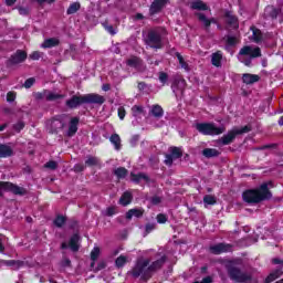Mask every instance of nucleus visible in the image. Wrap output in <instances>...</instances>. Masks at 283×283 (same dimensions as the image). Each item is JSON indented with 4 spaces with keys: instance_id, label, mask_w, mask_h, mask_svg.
Instances as JSON below:
<instances>
[{
    "instance_id": "5701e85b",
    "label": "nucleus",
    "mask_w": 283,
    "mask_h": 283,
    "mask_svg": "<svg viewBox=\"0 0 283 283\" xmlns=\"http://www.w3.org/2000/svg\"><path fill=\"white\" fill-rule=\"evenodd\" d=\"M12 156H14L12 147L6 144H0V158H12Z\"/></svg>"
},
{
    "instance_id": "e433bc0d",
    "label": "nucleus",
    "mask_w": 283,
    "mask_h": 283,
    "mask_svg": "<svg viewBox=\"0 0 283 283\" xmlns=\"http://www.w3.org/2000/svg\"><path fill=\"white\" fill-rule=\"evenodd\" d=\"M170 155L175 160L182 158V150L176 146L170 147Z\"/></svg>"
},
{
    "instance_id": "052dcab7",
    "label": "nucleus",
    "mask_w": 283,
    "mask_h": 283,
    "mask_svg": "<svg viewBox=\"0 0 283 283\" xmlns=\"http://www.w3.org/2000/svg\"><path fill=\"white\" fill-rule=\"evenodd\" d=\"M150 202H151V205L158 206V205H160V202H163V198H160L158 196H154V197H151Z\"/></svg>"
},
{
    "instance_id": "b1692460",
    "label": "nucleus",
    "mask_w": 283,
    "mask_h": 283,
    "mask_svg": "<svg viewBox=\"0 0 283 283\" xmlns=\"http://www.w3.org/2000/svg\"><path fill=\"white\" fill-rule=\"evenodd\" d=\"M242 81L245 85H253V83H258V81H260V75L244 73L242 75Z\"/></svg>"
},
{
    "instance_id": "9b49d317",
    "label": "nucleus",
    "mask_w": 283,
    "mask_h": 283,
    "mask_svg": "<svg viewBox=\"0 0 283 283\" xmlns=\"http://www.w3.org/2000/svg\"><path fill=\"white\" fill-rule=\"evenodd\" d=\"M63 116L65 115H59L56 117H53L51 119V125H50V132L51 134H59L61 129L65 128V122H63Z\"/></svg>"
},
{
    "instance_id": "5fc2aeb1",
    "label": "nucleus",
    "mask_w": 283,
    "mask_h": 283,
    "mask_svg": "<svg viewBox=\"0 0 283 283\" xmlns=\"http://www.w3.org/2000/svg\"><path fill=\"white\" fill-rule=\"evenodd\" d=\"M41 56H43V53H41V51H33L29 55V59H31V61H39V59H41Z\"/></svg>"
},
{
    "instance_id": "20e7f679",
    "label": "nucleus",
    "mask_w": 283,
    "mask_h": 283,
    "mask_svg": "<svg viewBox=\"0 0 283 283\" xmlns=\"http://www.w3.org/2000/svg\"><path fill=\"white\" fill-rule=\"evenodd\" d=\"M144 42L147 48H150L155 51L163 50V48H165V44L163 43V34L154 29L147 32Z\"/></svg>"
},
{
    "instance_id": "473e14b6",
    "label": "nucleus",
    "mask_w": 283,
    "mask_h": 283,
    "mask_svg": "<svg viewBox=\"0 0 283 283\" xmlns=\"http://www.w3.org/2000/svg\"><path fill=\"white\" fill-rule=\"evenodd\" d=\"M250 30L252 32L254 43H262V39H263L262 30L255 27H251Z\"/></svg>"
},
{
    "instance_id": "72a5a7b5",
    "label": "nucleus",
    "mask_w": 283,
    "mask_h": 283,
    "mask_svg": "<svg viewBox=\"0 0 283 283\" xmlns=\"http://www.w3.org/2000/svg\"><path fill=\"white\" fill-rule=\"evenodd\" d=\"M282 275V270H274L264 280V283L275 282Z\"/></svg>"
},
{
    "instance_id": "393cba45",
    "label": "nucleus",
    "mask_w": 283,
    "mask_h": 283,
    "mask_svg": "<svg viewBox=\"0 0 283 283\" xmlns=\"http://www.w3.org/2000/svg\"><path fill=\"white\" fill-rule=\"evenodd\" d=\"M149 115L154 116V118H163L165 116V109H163V106L155 104L151 106Z\"/></svg>"
},
{
    "instance_id": "f8f14e48",
    "label": "nucleus",
    "mask_w": 283,
    "mask_h": 283,
    "mask_svg": "<svg viewBox=\"0 0 283 283\" xmlns=\"http://www.w3.org/2000/svg\"><path fill=\"white\" fill-rule=\"evenodd\" d=\"M167 3H169V0H154L149 7V17H156V14H160Z\"/></svg>"
},
{
    "instance_id": "a878e982",
    "label": "nucleus",
    "mask_w": 283,
    "mask_h": 283,
    "mask_svg": "<svg viewBox=\"0 0 283 283\" xmlns=\"http://www.w3.org/2000/svg\"><path fill=\"white\" fill-rule=\"evenodd\" d=\"M132 200H134V195L129 191H125L119 198V205H122V207H127L132 205Z\"/></svg>"
},
{
    "instance_id": "dca6fc26",
    "label": "nucleus",
    "mask_w": 283,
    "mask_h": 283,
    "mask_svg": "<svg viewBox=\"0 0 283 283\" xmlns=\"http://www.w3.org/2000/svg\"><path fill=\"white\" fill-rule=\"evenodd\" d=\"M144 63L145 62L143 61V59L136 55H133L128 60H126V65L128 67H134V70H137V72H140V70H143Z\"/></svg>"
},
{
    "instance_id": "f3484780",
    "label": "nucleus",
    "mask_w": 283,
    "mask_h": 283,
    "mask_svg": "<svg viewBox=\"0 0 283 283\" xmlns=\"http://www.w3.org/2000/svg\"><path fill=\"white\" fill-rule=\"evenodd\" d=\"M195 17L198 19V22L203 25V30H206V32L211 30V21L210 18H207V14L202 12H196Z\"/></svg>"
},
{
    "instance_id": "f257e3e1",
    "label": "nucleus",
    "mask_w": 283,
    "mask_h": 283,
    "mask_svg": "<svg viewBox=\"0 0 283 283\" xmlns=\"http://www.w3.org/2000/svg\"><path fill=\"white\" fill-rule=\"evenodd\" d=\"M271 185H273V181H268L261 184L258 188L243 191V202H247L248 205H260V202L271 200V198H273V192L269 189V186Z\"/></svg>"
},
{
    "instance_id": "423d86ee",
    "label": "nucleus",
    "mask_w": 283,
    "mask_h": 283,
    "mask_svg": "<svg viewBox=\"0 0 283 283\" xmlns=\"http://www.w3.org/2000/svg\"><path fill=\"white\" fill-rule=\"evenodd\" d=\"M228 276L232 282L237 283H245L251 282L253 276L247 272H242V270L235 265H228L227 266Z\"/></svg>"
},
{
    "instance_id": "f704fd0d",
    "label": "nucleus",
    "mask_w": 283,
    "mask_h": 283,
    "mask_svg": "<svg viewBox=\"0 0 283 283\" xmlns=\"http://www.w3.org/2000/svg\"><path fill=\"white\" fill-rule=\"evenodd\" d=\"M127 174H129V171L125 167H118L117 169L114 170V176H116L118 180L127 178Z\"/></svg>"
},
{
    "instance_id": "7c9ffc66",
    "label": "nucleus",
    "mask_w": 283,
    "mask_h": 283,
    "mask_svg": "<svg viewBox=\"0 0 283 283\" xmlns=\"http://www.w3.org/2000/svg\"><path fill=\"white\" fill-rule=\"evenodd\" d=\"M202 156L205 158H218V156H220V150L216 148H205L202 150Z\"/></svg>"
},
{
    "instance_id": "8fccbe9b",
    "label": "nucleus",
    "mask_w": 283,
    "mask_h": 283,
    "mask_svg": "<svg viewBox=\"0 0 283 283\" xmlns=\"http://www.w3.org/2000/svg\"><path fill=\"white\" fill-rule=\"evenodd\" d=\"M13 129H14V132H22V129H25V122H23V120H19L18 123H15L14 125H13Z\"/></svg>"
},
{
    "instance_id": "49530a36",
    "label": "nucleus",
    "mask_w": 283,
    "mask_h": 283,
    "mask_svg": "<svg viewBox=\"0 0 283 283\" xmlns=\"http://www.w3.org/2000/svg\"><path fill=\"white\" fill-rule=\"evenodd\" d=\"M14 101H17V92L9 91L7 93V103H14Z\"/></svg>"
},
{
    "instance_id": "69168bd1",
    "label": "nucleus",
    "mask_w": 283,
    "mask_h": 283,
    "mask_svg": "<svg viewBox=\"0 0 283 283\" xmlns=\"http://www.w3.org/2000/svg\"><path fill=\"white\" fill-rule=\"evenodd\" d=\"M25 266V262L21 261V260H15V263L13 265V269H21Z\"/></svg>"
},
{
    "instance_id": "79ce46f5",
    "label": "nucleus",
    "mask_w": 283,
    "mask_h": 283,
    "mask_svg": "<svg viewBox=\"0 0 283 283\" xmlns=\"http://www.w3.org/2000/svg\"><path fill=\"white\" fill-rule=\"evenodd\" d=\"M86 167H96L98 165V158L94 156H88L85 160Z\"/></svg>"
},
{
    "instance_id": "c9c22d12",
    "label": "nucleus",
    "mask_w": 283,
    "mask_h": 283,
    "mask_svg": "<svg viewBox=\"0 0 283 283\" xmlns=\"http://www.w3.org/2000/svg\"><path fill=\"white\" fill-rule=\"evenodd\" d=\"M81 10V2H72L66 9V14H76Z\"/></svg>"
},
{
    "instance_id": "6e6d98bb",
    "label": "nucleus",
    "mask_w": 283,
    "mask_h": 283,
    "mask_svg": "<svg viewBox=\"0 0 283 283\" xmlns=\"http://www.w3.org/2000/svg\"><path fill=\"white\" fill-rule=\"evenodd\" d=\"M174 160H176L175 158H174V156L171 155V154H167L166 156H165V165H167V167H171V165H174Z\"/></svg>"
},
{
    "instance_id": "de8ad7c7",
    "label": "nucleus",
    "mask_w": 283,
    "mask_h": 283,
    "mask_svg": "<svg viewBox=\"0 0 283 283\" xmlns=\"http://www.w3.org/2000/svg\"><path fill=\"white\" fill-rule=\"evenodd\" d=\"M169 81V74L165 73V72H159V82L163 85H167V82Z\"/></svg>"
},
{
    "instance_id": "774afa93",
    "label": "nucleus",
    "mask_w": 283,
    "mask_h": 283,
    "mask_svg": "<svg viewBox=\"0 0 283 283\" xmlns=\"http://www.w3.org/2000/svg\"><path fill=\"white\" fill-rule=\"evenodd\" d=\"M201 283H213V277L211 276H206L201 280Z\"/></svg>"
},
{
    "instance_id": "680f3d73",
    "label": "nucleus",
    "mask_w": 283,
    "mask_h": 283,
    "mask_svg": "<svg viewBox=\"0 0 283 283\" xmlns=\"http://www.w3.org/2000/svg\"><path fill=\"white\" fill-rule=\"evenodd\" d=\"M45 94H48L46 90H44L43 92L35 93L36 101H43V98H45Z\"/></svg>"
},
{
    "instance_id": "13d9d810",
    "label": "nucleus",
    "mask_w": 283,
    "mask_h": 283,
    "mask_svg": "<svg viewBox=\"0 0 283 283\" xmlns=\"http://www.w3.org/2000/svg\"><path fill=\"white\" fill-rule=\"evenodd\" d=\"M168 218L165 213L157 214V222L158 224H165L167 222Z\"/></svg>"
},
{
    "instance_id": "37998d69",
    "label": "nucleus",
    "mask_w": 283,
    "mask_h": 283,
    "mask_svg": "<svg viewBox=\"0 0 283 283\" xmlns=\"http://www.w3.org/2000/svg\"><path fill=\"white\" fill-rule=\"evenodd\" d=\"M101 255V248L95 247L92 251H91V260L92 262H96L98 260V256Z\"/></svg>"
},
{
    "instance_id": "bb28decb",
    "label": "nucleus",
    "mask_w": 283,
    "mask_h": 283,
    "mask_svg": "<svg viewBox=\"0 0 283 283\" xmlns=\"http://www.w3.org/2000/svg\"><path fill=\"white\" fill-rule=\"evenodd\" d=\"M60 43H61V41H59V39L50 38V39L44 40L41 48H43L44 50H48V49L56 48L57 45H60Z\"/></svg>"
},
{
    "instance_id": "9d476101",
    "label": "nucleus",
    "mask_w": 283,
    "mask_h": 283,
    "mask_svg": "<svg viewBox=\"0 0 283 283\" xmlns=\"http://www.w3.org/2000/svg\"><path fill=\"white\" fill-rule=\"evenodd\" d=\"M239 55L250 56V59H260V56H262V50L259 46L252 49L251 46L245 45L239 51Z\"/></svg>"
},
{
    "instance_id": "4468645a",
    "label": "nucleus",
    "mask_w": 283,
    "mask_h": 283,
    "mask_svg": "<svg viewBox=\"0 0 283 283\" xmlns=\"http://www.w3.org/2000/svg\"><path fill=\"white\" fill-rule=\"evenodd\" d=\"M165 262H167V255H163L160 259L154 261L150 265L148 264V271L150 273V277H154V273H156V271L165 266Z\"/></svg>"
},
{
    "instance_id": "412c9836",
    "label": "nucleus",
    "mask_w": 283,
    "mask_h": 283,
    "mask_svg": "<svg viewBox=\"0 0 283 283\" xmlns=\"http://www.w3.org/2000/svg\"><path fill=\"white\" fill-rule=\"evenodd\" d=\"M81 240V237L78 233H74L69 241V248L73 253H77L78 249H81V245H78V241Z\"/></svg>"
},
{
    "instance_id": "0eeeda50",
    "label": "nucleus",
    "mask_w": 283,
    "mask_h": 283,
    "mask_svg": "<svg viewBox=\"0 0 283 283\" xmlns=\"http://www.w3.org/2000/svg\"><path fill=\"white\" fill-rule=\"evenodd\" d=\"M251 129H252L251 125H245V126L241 127L240 129L233 128V129L229 130L228 134L223 135L219 139V143H220V145H223V146L231 145V143H233L235 140L237 136H240L242 134H249V132H251Z\"/></svg>"
},
{
    "instance_id": "ddd939ff",
    "label": "nucleus",
    "mask_w": 283,
    "mask_h": 283,
    "mask_svg": "<svg viewBox=\"0 0 283 283\" xmlns=\"http://www.w3.org/2000/svg\"><path fill=\"white\" fill-rule=\"evenodd\" d=\"M211 253L214 255H220L221 253H231L233 251V244L231 243H218L210 247Z\"/></svg>"
},
{
    "instance_id": "c756f323",
    "label": "nucleus",
    "mask_w": 283,
    "mask_h": 283,
    "mask_svg": "<svg viewBox=\"0 0 283 283\" xmlns=\"http://www.w3.org/2000/svg\"><path fill=\"white\" fill-rule=\"evenodd\" d=\"M109 143H112V145H114V148L116 149V151H120L123 144H120V135L119 134H113L109 137Z\"/></svg>"
},
{
    "instance_id": "2eb2a0df",
    "label": "nucleus",
    "mask_w": 283,
    "mask_h": 283,
    "mask_svg": "<svg viewBox=\"0 0 283 283\" xmlns=\"http://www.w3.org/2000/svg\"><path fill=\"white\" fill-rule=\"evenodd\" d=\"M78 123H81V117H72L70 119L69 129L66 133V136H69V138L76 136V132H78Z\"/></svg>"
},
{
    "instance_id": "58836bf2",
    "label": "nucleus",
    "mask_w": 283,
    "mask_h": 283,
    "mask_svg": "<svg viewBox=\"0 0 283 283\" xmlns=\"http://www.w3.org/2000/svg\"><path fill=\"white\" fill-rule=\"evenodd\" d=\"M217 202H218V199H216V197L213 195H206L203 197L205 205L213 206V205H217Z\"/></svg>"
},
{
    "instance_id": "c85d7f7f",
    "label": "nucleus",
    "mask_w": 283,
    "mask_h": 283,
    "mask_svg": "<svg viewBox=\"0 0 283 283\" xmlns=\"http://www.w3.org/2000/svg\"><path fill=\"white\" fill-rule=\"evenodd\" d=\"M211 64L214 65V67H222V51L212 53Z\"/></svg>"
},
{
    "instance_id": "e2e57ef3",
    "label": "nucleus",
    "mask_w": 283,
    "mask_h": 283,
    "mask_svg": "<svg viewBox=\"0 0 283 283\" xmlns=\"http://www.w3.org/2000/svg\"><path fill=\"white\" fill-rule=\"evenodd\" d=\"M74 171H75L76 174H81V171H85V166H84L83 164H76V165L74 166Z\"/></svg>"
},
{
    "instance_id": "aec40b11",
    "label": "nucleus",
    "mask_w": 283,
    "mask_h": 283,
    "mask_svg": "<svg viewBox=\"0 0 283 283\" xmlns=\"http://www.w3.org/2000/svg\"><path fill=\"white\" fill-rule=\"evenodd\" d=\"M145 216V209L133 208L126 212V220H132L133 218H143Z\"/></svg>"
},
{
    "instance_id": "2f4dec72",
    "label": "nucleus",
    "mask_w": 283,
    "mask_h": 283,
    "mask_svg": "<svg viewBox=\"0 0 283 283\" xmlns=\"http://www.w3.org/2000/svg\"><path fill=\"white\" fill-rule=\"evenodd\" d=\"M67 222V217L63 216V214H57L55 217V219L53 220V224L54 227H56L57 229H63V227H65V223Z\"/></svg>"
},
{
    "instance_id": "a19ab883",
    "label": "nucleus",
    "mask_w": 283,
    "mask_h": 283,
    "mask_svg": "<svg viewBox=\"0 0 283 283\" xmlns=\"http://www.w3.org/2000/svg\"><path fill=\"white\" fill-rule=\"evenodd\" d=\"M264 149H277V144H266L263 146L254 147L253 151H264Z\"/></svg>"
},
{
    "instance_id": "338daca9",
    "label": "nucleus",
    "mask_w": 283,
    "mask_h": 283,
    "mask_svg": "<svg viewBox=\"0 0 283 283\" xmlns=\"http://www.w3.org/2000/svg\"><path fill=\"white\" fill-rule=\"evenodd\" d=\"M62 266H64V268H70V266H72V261H71L70 259H64V260L62 261Z\"/></svg>"
},
{
    "instance_id": "09e8293b",
    "label": "nucleus",
    "mask_w": 283,
    "mask_h": 283,
    "mask_svg": "<svg viewBox=\"0 0 283 283\" xmlns=\"http://www.w3.org/2000/svg\"><path fill=\"white\" fill-rule=\"evenodd\" d=\"M45 169H51L52 171L59 168V164L54 160H50L44 165Z\"/></svg>"
},
{
    "instance_id": "3c124183",
    "label": "nucleus",
    "mask_w": 283,
    "mask_h": 283,
    "mask_svg": "<svg viewBox=\"0 0 283 283\" xmlns=\"http://www.w3.org/2000/svg\"><path fill=\"white\" fill-rule=\"evenodd\" d=\"M117 116H118L119 120H125V116H127V111H125L124 106L118 107Z\"/></svg>"
},
{
    "instance_id": "f03ea898",
    "label": "nucleus",
    "mask_w": 283,
    "mask_h": 283,
    "mask_svg": "<svg viewBox=\"0 0 283 283\" xmlns=\"http://www.w3.org/2000/svg\"><path fill=\"white\" fill-rule=\"evenodd\" d=\"M105 103V96L98 93H88L84 95H73L66 99L65 106L69 109H78L81 105H103Z\"/></svg>"
},
{
    "instance_id": "7ed1b4c3",
    "label": "nucleus",
    "mask_w": 283,
    "mask_h": 283,
    "mask_svg": "<svg viewBox=\"0 0 283 283\" xmlns=\"http://www.w3.org/2000/svg\"><path fill=\"white\" fill-rule=\"evenodd\" d=\"M149 263V259H137L133 269L128 271V275H132L135 280L140 277L142 282H149V279L151 277L148 268Z\"/></svg>"
},
{
    "instance_id": "864d4df0",
    "label": "nucleus",
    "mask_w": 283,
    "mask_h": 283,
    "mask_svg": "<svg viewBox=\"0 0 283 283\" xmlns=\"http://www.w3.org/2000/svg\"><path fill=\"white\" fill-rule=\"evenodd\" d=\"M34 83H36V78L29 77L25 80L23 87H25V90H30V87H32V85H34Z\"/></svg>"
},
{
    "instance_id": "39448f33",
    "label": "nucleus",
    "mask_w": 283,
    "mask_h": 283,
    "mask_svg": "<svg viewBox=\"0 0 283 283\" xmlns=\"http://www.w3.org/2000/svg\"><path fill=\"white\" fill-rule=\"evenodd\" d=\"M196 129L202 136H220V134H224V126H216V123H197Z\"/></svg>"
},
{
    "instance_id": "603ef678",
    "label": "nucleus",
    "mask_w": 283,
    "mask_h": 283,
    "mask_svg": "<svg viewBox=\"0 0 283 283\" xmlns=\"http://www.w3.org/2000/svg\"><path fill=\"white\" fill-rule=\"evenodd\" d=\"M156 229V223H146L145 226V234L144 235H149V233H151V231H155Z\"/></svg>"
},
{
    "instance_id": "6e6552de",
    "label": "nucleus",
    "mask_w": 283,
    "mask_h": 283,
    "mask_svg": "<svg viewBox=\"0 0 283 283\" xmlns=\"http://www.w3.org/2000/svg\"><path fill=\"white\" fill-rule=\"evenodd\" d=\"M3 191H9L13 196H28V189L10 181H0V198H3Z\"/></svg>"
},
{
    "instance_id": "1a4fd4ad",
    "label": "nucleus",
    "mask_w": 283,
    "mask_h": 283,
    "mask_svg": "<svg viewBox=\"0 0 283 283\" xmlns=\"http://www.w3.org/2000/svg\"><path fill=\"white\" fill-rule=\"evenodd\" d=\"M28 61V52L21 49H18L6 61V67L8 70L15 67V65H21Z\"/></svg>"
},
{
    "instance_id": "a18cd8bd",
    "label": "nucleus",
    "mask_w": 283,
    "mask_h": 283,
    "mask_svg": "<svg viewBox=\"0 0 283 283\" xmlns=\"http://www.w3.org/2000/svg\"><path fill=\"white\" fill-rule=\"evenodd\" d=\"M60 98H64L63 94L49 93L46 95V101H59Z\"/></svg>"
},
{
    "instance_id": "c03bdc74",
    "label": "nucleus",
    "mask_w": 283,
    "mask_h": 283,
    "mask_svg": "<svg viewBox=\"0 0 283 283\" xmlns=\"http://www.w3.org/2000/svg\"><path fill=\"white\" fill-rule=\"evenodd\" d=\"M227 45H229L230 48H233L235 45H238V38L233 36V35H228L227 40H226Z\"/></svg>"
},
{
    "instance_id": "a211bd4d",
    "label": "nucleus",
    "mask_w": 283,
    "mask_h": 283,
    "mask_svg": "<svg viewBox=\"0 0 283 283\" xmlns=\"http://www.w3.org/2000/svg\"><path fill=\"white\" fill-rule=\"evenodd\" d=\"M190 10H198L199 12H207V10H211L208 6L207 2L202 0H195L190 2Z\"/></svg>"
},
{
    "instance_id": "4d7b16f0",
    "label": "nucleus",
    "mask_w": 283,
    "mask_h": 283,
    "mask_svg": "<svg viewBox=\"0 0 283 283\" xmlns=\"http://www.w3.org/2000/svg\"><path fill=\"white\" fill-rule=\"evenodd\" d=\"M132 112H133V116H138V114H143L145 109L143 108V106L135 105L132 107Z\"/></svg>"
},
{
    "instance_id": "bf43d9fd",
    "label": "nucleus",
    "mask_w": 283,
    "mask_h": 283,
    "mask_svg": "<svg viewBox=\"0 0 283 283\" xmlns=\"http://www.w3.org/2000/svg\"><path fill=\"white\" fill-rule=\"evenodd\" d=\"M103 269H107V263H105V261H101L99 263H97L95 272L98 273V271H103Z\"/></svg>"
},
{
    "instance_id": "6ab92c4d",
    "label": "nucleus",
    "mask_w": 283,
    "mask_h": 283,
    "mask_svg": "<svg viewBox=\"0 0 283 283\" xmlns=\"http://www.w3.org/2000/svg\"><path fill=\"white\" fill-rule=\"evenodd\" d=\"M265 13L272 21H275L280 14H282V8H275L274 6H268L265 8Z\"/></svg>"
},
{
    "instance_id": "ea45409f",
    "label": "nucleus",
    "mask_w": 283,
    "mask_h": 283,
    "mask_svg": "<svg viewBox=\"0 0 283 283\" xmlns=\"http://www.w3.org/2000/svg\"><path fill=\"white\" fill-rule=\"evenodd\" d=\"M102 25L104 30L108 32V34H111L112 36L116 35V29H114V25L109 24L107 21H104Z\"/></svg>"
},
{
    "instance_id": "cd10ccee",
    "label": "nucleus",
    "mask_w": 283,
    "mask_h": 283,
    "mask_svg": "<svg viewBox=\"0 0 283 283\" xmlns=\"http://www.w3.org/2000/svg\"><path fill=\"white\" fill-rule=\"evenodd\" d=\"M130 179L133 182L138 185L140 180H145V182H149V176L145 175V172H138V174H130Z\"/></svg>"
},
{
    "instance_id": "4c0bfd02",
    "label": "nucleus",
    "mask_w": 283,
    "mask_h": 283,
    "mask_svg": "<svg viewBox=\"0 0 283 283\" xmlns=\"http://www.w3.org/2000/svg\"><path fill=\"white\" fill-rule=\"evenodd\" d=\"M125 264H127V256L126 255H119L116 260H115V266L116 269H123V266H125Z\"/></svg>"
},
{
    "instance_id": "4be33fe9",
    "label": "nucleus",
    "mask_w": 283,
    "mask_h": 283,
    "mask_svg": "<svg viewBox=\"0 0 283 283\" xmlns=\"http://www.w3.org/2000/svg\"><path fill=\"white\" fill-rule=\"evenodd\" d=\"M224 18H226V23L231 28H240V24L238 23V17L231 13V11H226Z\"/></svg>"
},
{
    "instance_id": "0e129e2a",
    "label": "nucleus",
    "mask_w": 283,
    "mask_h": 283,
    "mask_svg": "<svg viewBox=\"0 0 283 283\" xmlns=\"http://www.w3.org/2000/svg\"><path fill=\"white\" fill-rule=\"evenodd\" d=\"M115 214H116V208H114V207H108V208L106 209V216L112 217V216H115Z\"/></svg>"
}]
</instances>
